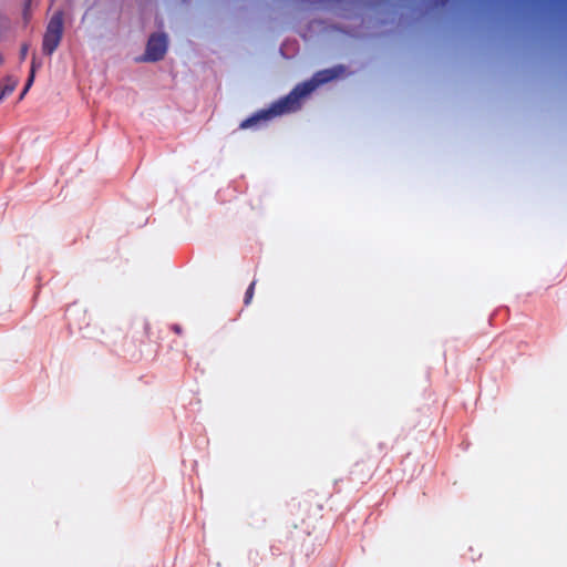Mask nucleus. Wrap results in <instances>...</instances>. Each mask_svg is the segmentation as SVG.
I'll return each instance as SVG.
<instances>
[{
    "label": "nucleus",
    "mask_w": 567,
    "mask_h": 567,
    "mask_svg": "<svg viewBox=\"0 0 567 567\" xmlns=\"http://www.w3.org/2000/svg\"><path fill=\"white\" fill-rule=\"evenodd\" d=\"M333 76V71H324L318 73L311 81L298 85L286 99L274 104L272 107H270L269 110L262 111L254 117L245 121L241 124V127L246 128L251 126L255 122L261 118H269L275 115H281L284 113L297 110L299 107V99L301 96L310 93L319 83L326 82L332 79Z\"/></svg>",
    "instance_id": "obj_1"
},
{
    "label": "nucleus",
    "mask_w": 567,
    "mask_h": 567,
    "mask_svg": "<svg viewBox=\"0 0 567 567\" xmlns=\"http://www.w3.org/2000/svg\"><path fill=\"white\" fill-rule=\"evenodd\" d=\"M63 18L61 13L54 14L48 25L44 39L43 50L51 54L58 47L62 33Z\"/></svg>",
    "instance_id": "obj_2"
},
{
    "label": "nucleus",
    "mask_w": 567,
    "mask_h": 567,
    "mask_svg": "<svg viewBox=\"0 0 567 567\" xmlns=\"http://www.w3.org/2000/svg\"><path fill=\"white\" fill-rule=\"evenodd\" d=\"M167 41L163 34H153L147 43L146 58L151 61L159 60L166 52Z\"/></svg>",
    "instance_id": "obj_3"
},
{
    "label": "nucleus",
    "mask_w": 567,
    "mask_h": 567,
    "mask_svg": "<svg viewBox=\"0 0 567 567\" xmlns=\"http://www.w3.org/2000/svg\"><path fill=\"white\" fill-rule=\"evenodd\" d=\"M33 76H34V70L32 69V72H31V75H30V78H29V80H28L27 86H25V89L23 90V92H22V94H21V96H20L21 99L24 96V94H25V93H27V91L29 90V87H30V85H31V83H32V81H33Z\"/></svg>",
    "instance_id": "obj_4"
},
{
    "label": "nucleus",
    "mask_w": 567,
    "mask_h": 567,
    "mask_svg": "<svg viewBox=\"0 0 567 567\" xmlns=\"http://www.w3.org/2000/svg\"><path fill=\"white\" fill-rule=\"evenodd\" d=\"M16 84H17V82L12 81L9 85H7L4 91H3V95L12 92L14 90V87H16Z\"/></svg>",
    "instance_id": "obj_5"
},
{
    "label": "nucleus",
    "mask_w": 567,
    "mask_h": 567,
    "mask_svg": "<svg viewBox=\"0 0 567 567\" xmlns=\"http://www.w3.org/2000/svg\"><path fill=\"white\" fill-rule=\"evenodd\" d=\"M249 290H252V287H249ZM250 297H251V293H250V291H248V298H250Z\"/></svg>",
    "instance_id": "obj_6"
}]
</instances>
